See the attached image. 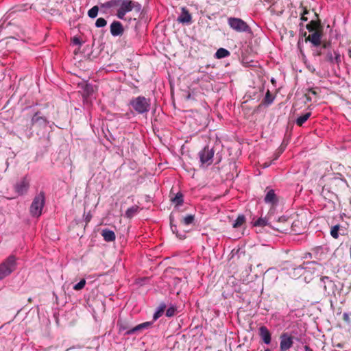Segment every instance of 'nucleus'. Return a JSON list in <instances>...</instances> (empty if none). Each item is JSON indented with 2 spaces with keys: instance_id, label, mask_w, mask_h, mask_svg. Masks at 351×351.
Instances as JSON below:
<instances>
[{
  "instance_id": "nucleus-16",
  "label": "nucleus",
  "mask_w": 351,
  "mask_h": 351,
  "mask_svg": "<svg viewBox=\"0 0 351 351\" xmlns=\"http://www.w3.org/2000/svg\"><path fill=\"white\" fill-rule=\"evenodd\" d=\"M177 21L182 24H190L192 22V16L189 10L186 8H182L180 15L178 16Z\"/></svg>"
},
{
  "instance_id": "nucleus-50",
  "label": "nucleus",
  "mask_w": 351,
  "mask_h": 351,
  "mask_svg": "<svg viewBox=\"0 0 351 351\" xmlns=\"http://www.w3.org/2000/svg\"><path fill=\"white\" fill-rule=\"evenodd\" d=\"M348 56L350 58H351V48L348 49Z\"/></svg>"
},
{
  "instance_id": "nucleus-31",
  "label": "nucleus",
  "mask_w": 351,
  "mask_h": 351,
  "mask_svg": "<svg viewBox=\"0 0 351 351\" xmlns=\"http://www.w3.org/2000/svg\"><path fill=\"white\" fill-rule=\"evenodd\" d=\"M340 230V226L339 224L335 225L331 228L330 230V235L334 239H338L339 238V231Z\"/></svg>"
},
{
  "instance_id": "nucleus-19",
  "label": "nucleus",
  "mask_w": 351,
  "mask_h": 351,
  "mask_svg": "<svg viewBox=\"0 0 351 351\" xmlns=\"http://www.w3.org/2000/svg\"><path fill=\"white\" fill-rule=\"evenodd\" d=\"M101 234L103 237L104 240L106 242L114 241L116 239L115 233L114 231L107 228L102 230Z\"/></svg>"
},
{
  "instance_id": "nucleus-36",
  "label": "nucleus",
  "mask_w": 351,
  "mask_h": 351,
  "mask_svg": "<svg viewBox=\"0 0 351 351\" xmlns=\"http://www.w3.org/2000/svg\"><path fill=\"white\" fill-rule=\"evenodd\" d=\"M85 285L86 280L85 279H82L73 287V289L76 291H80L84 287Z\"/></svg>"
},
{
  "instance_id": "nucleus-48",
  "label": "nucleus",
  "mask_w": 351,
  "mask_h": 351,
  "mask_svg": "<svg viewBox=\"0 0 351 351\" xmlns=\"http://www.w3.org/2000/svg\"><path fill=\"white\" fill-rule=\"evenodd\" d=\"M270 165H271V162H269V163L265 162V163L263 165V167H264V168H266V167H269Z\"/></svg>"
},
{
  "instance_id": "nucleus-34",
  "label": "nucleus",
  "mask_w": 351,
  "mask_h": 351,
  "mask_svg": "<svg viewBox=\"0 0 351 351\" xmlns=\"http://www.w3.org/2000/svg\"><path fill=\"white\" fill-rule=\"evenodd\" d=\"M194 220L195 216L193 215H188L183 218L182 222L184 225H190L193 223Z\"/></svg>"
},
{
  "instance_id": "nucleus-43",
  "label": "nucleus",
  "mask_w": 351,
  "mask_h": 351,
  "mask_svg": "<svg viewBox=\"0 0 351 351\" xmlns=\"http://www.w3.org/2000/svg\"><path fill=\"white\" fill-rule=\"evenodd\" d=\"M73 43L74 45H82V42L80 40V39L77 37H74L73 38Z\"/></svg>"
},
{
  "instance_id": "nucleus-24",
  "label": "nucleus",
  "mask_w": 351,
  "mask_h": 351,
  "mask_svg": "<svg viewBox=\"0 0 351 351\" xmlns=\"http://www.w3.org/2000/svg\"><path fill=\"white\" fill-rule=\"evenodd\" d=\"M117 326L119 327V332H122V331L127 332L133 328L130 326V324L128 322H127L124 320H122L121 319H118Z\"/></svg>"
},
{
  "instance_id": "nucleus-45",
  "label": "nucleus",
  "mask_w": 351,
  "mask_h": 351,
  "mask_svg": "<svg viewBox=\"0 0 351 351\" xmlns=\"http://www.w3.org/2000/svg\"><path fill=\"white\" fill-rule=\"evenodd\" d=\"M322 49H321L320 50H317L315 56H322V54H324V53L322 52Z\"/></svg>"
},
{
  "instance_id": "nucleus-25",
  "label": "nucleus",
  "mask_w": 351,
  "mask_h": 351,
  "mask_svg": "<svg viewBox=\"0 0 351 351\" xmlns=\"http://www.w3.org/2000/svg\"><path fill=\"white\" fill-rule=\"evenodd\" d=\"M166 308H167V305L165 304V303H164V302L160 303L157 308V311L154 314L153 320L154 321L157 320L163 314Z\"/></svg>"
},
{
  "instance_id": "nucleus-29",
  "label": "nucleus",
  "mask_w": 351,
  "mask_h": 351,
  "mask_svg": "<svg viewBox=\"0 0 351 351\" xmlns=\"http://www.w3.org/2000/svg\"><path fill=\"white\" fill-rule=\"evenodd\" d=\"M245 221V217L243 215H239L238 217L234 221L232 226L234 228H237L239 227H241L244 222Z\"/></svg>"
},
{
  "instance_id": "nucleus-7",
  "label": "nucleus",
  "mask_w": 351,
  "mask_h": 351,
  "mask_svg": "<svg viewBox=\"0 0 351 351\" xmlns=\"http://www.w3.org/2000/svg\"><path fill=\"white\" fill-rule=\"evenodd\" d=\"M214 154L215 151L213 148H210L208 146L204 147V148L198 153L201 165H210L213 161Z\"/></svg>"
},
{
  "instance_id": "nucleus-8",
  "label": "nucleus",
  "mask_w": 351,
  "mask_h": 351,
  "mask_svg": "<svg viewBox=\"0 0 351 351\" xmlns=\"http://www.w3.org/2000/svg\"><path fill=\"white\" fill-rule=\"evenodd\" d=\"M30 180L27 176H25L16 182V184L14 185V189L18 195L22 196L28 192Z\"/></svg>"
},
{
  "instance_id": "nucleus-44",
  "label": "nucleus",
  "mask_w": 351,
  "mask_h": 351,
  "mask_svg": "<svg viewBox=\"0 0 351 351\" xmlns=\"http://www.w3.org/2000/svg\"><path fill=\"white\" fill-rule=\"evenodd\" d=\"M91 217H92L91 215L88 213L86 215V217H85V221H86V223H88V222L90 221Z\"/></svg>"
},
{
  "instance_id": "nucleus-22",
  "label": "nucleus",
  "mask_w": 351,
  "mask_h": 351,
  "mask_svg": "<svg viewBox=\"0 0 351 351\" xmlns=\"http://www.w3.org/2000/svg\"><path fill=\"white\" fill-rule=\"evenodd\" d=\"M169 220H170L171 229L173 233L176 234V236L181 239H184L185 233L184 232L179 233L178 231L177 226L175 224H173L174 219H173V216L172 213L169 216Z\"/></svg>"
},
{
  "instance_id": "nucleus-21",
  "label": "nucleus",
  "mask_w": 351,
  "mask_h": 351,
  "mask_svg": "<svg viewBox=\"0 0 351 351\" xmlns=\"http://www.w3.org/2000/svg\"><path fill=\"white\" fill-rule=\"evenodd\" d=\"M170 200L175 204V207H178L184 203V195L182 193L178 192L173 197H171Z\"/></svg>"
},
{
  "instance_id": "nucleus-27",
  "label": "nucleus",
  "mask_w": 351,
  "mask_h": 351,
  "mask_svg": "<svg viewBox=\"0 0 351 351\" xmlns=\"http://www.w3.org/2000/svg\"><path fill=\"white\" fill-rule=\"evenodd\" d=\"M230 51L224 48H219L215 53V57L217 59H221L229 56Z\"/></svg>"
},
{
  "instance_id": "nucleus-20",
  "label": "nucleus",
  "mask_w": 351,
  "mask_h": 351,
  "mask_svg": "<svg viewBox=\"0 0 351 351\" xmlns=\"http://www.w3.org/2000/svg\"><path fill=\"white\" fill-rule=\"evenodd\" d=\"M319 28H323L319 21L311 20L309 23L306 25V29L310 33L319 30Z\"/></svg>"
},
{
  "instance_id": "nucleus-49",
  "label": "nucleus",
  "mask_w": 351,
  "mask_h": 351,
  "mask_svg": "<svg viewBox=\"0 0 351 351\" xmlns=\"http://www.w3.org/2000/svg\"><path fill=\"white\" fill-rule=\"evenodd\" d=\"M336 346H337V348H342L343 346V344H342V343H338V344H337V345H336Z\"/></svg>"
},
{
  "instance_id": "nucleus-18",
  "label": "nucleus",
  "mask_w": 351,
  "mask_h": 351,
  "mask_svg": "<svg viewBox=\"0 0 351 351\" xmlns=\"http://www.w3.org/2000/svg\"><path fill=\"white\" fill-rule=\"evenodd\" d=\"M264 201L266 204H270L272 206L276 205L278 202V199L275 193L274 190L269 189L264 199Z\"/></svg>"
},
{
  "instance_id": "nucleus-37",
  "label": "nucleus",
  "mask_w": 351,
  "mask_h": 351,
  "mask_svg": "<svg viewBox=\"0 0 351 351\" xmlns=\"http://www.w3.org/2000/svg\"><path fill=\"white\" fill-rule=\"evenodd\" d=\"M275 221H276L278 223H282V224L283 223L287 224V223H290L289 221V217H287L285 215L278 217V219H276Z\"/></svg>"
},
{
  "instance_id": "nucleus-5",
  "label": "nucleus",
  "mask_w": 351,
  "mask_h": 351,
  "mask_svg": "<svg viewBox=\"0 0 351 351\" xmlns=\"http://www.w3.org/2000/svg\"><path fill=\"white\" fill-rule=\"evenodd\" d=\"M228 24L231 29L237 32H252L251 27L240 18L230 17L228 19Z\"/></svg>"
},
{
  "instance_id": "nucleus-42",
  "label": "nucleus",
  "mask_w": 351,
  "mask_h": 351,
  "mask_svg": "<svg viewBox=\"0 0 351 351\" xmlns=\"http://www.w3.org/2000/svg\"><path fill=\"white\" fill-rule=\"evenodd\" d=\"M343 320L348 323V324H350V316L347 313H344L343 314Z\"/></svg>"
},
{
  "instance_id": "nucleus-17",
  "label": "nucleus",
  "mask_w": 351,
  "mask_h": 351,
  "mask_svg": "<svg viewBox=\"0 0 351 351\" xmlns=\"http://www.w3.org/2000/svg\"><path fill=\"white\" fill-rule=\"evenodd\" d=\"M153 322H146L142 324H140L130 330H129L127 332H125V335H132L136 332H138L139 331H141L142 330L149 328L152 326Z\"/></svg>"
},
{
  "instance_id": "nucleus-13",
  "label": "nucleus",
  "mask_w": 351,
  "mask_h": 351,
  "mask_svg": "<svg viewBox=\"0 0 351 351\" xmlns=\"http://www.w3.org/2000/svg\"><path fill=\"white\" fill-rule=\"evenodd\" d=\"M48 122L45 117L40 115L39 112H36L32 118V126H38L40 128H45Z\"/></svg>"
},
{
  "instance_id": "nucleus-39",
  "label": "nucleus",
  "mask_w": 351,
  "mask_h": 351,
  "mask_svg": "<svg viewBox=\"0 0 351 351\" xmlns=\"http://www.w3.org/2000/svg\"><path fill=\"white\" fill-rule=\"evenodd\" d=\"M272 224L275 225L276 227H286L287 226V232L289 230V226H290V224L291 223H287V224H282V223H277L276 221H274V220H273L272 221Z\"/></svg>"
},
{
  "instance_id": "nucleus-30",
  "label": "nucleus",
  "mask_w": 351,
  "mask_h": 351,
  "mask_svg": "<svg viewBox=\"0 0 351 351\" xmlns=\"http://www.w3.org/2000/svg\"><path fill=\"white\" fill-rule=\"evenodd\" d=\"M177 312V307L175 305H171L166 311L165 315L168 317H173Z\"/></svg>"
},
{
  "instance_id": "nucleus-54",
  "label": "nucleus",
  "mask_w": 351,
  "mask_h": 351,
  "mask_svg": "<svg viewBox=\"0 0 351 351\" xmlns=\"http://www.w3.org/2000/svg\"><path fill=\"white\" fill-rule=\"evenodd\" d=\"M298 268H300V269H303V267H301V266H300Z\"/></svg>"
},
{
  "instance_id": "nucleus-28",
  "label": "nucleus",
  "mask_w": 351,
  "mask_h": 351,
  "mask_svg": "<svg viewBox=\"0 0 351 351\" xmlns=\"http://www.w3.org/2000/svg\"><path fill=\"white\" fill-rule=\"evenodd\" d=\"M274 99L275 97L271 94L269 90H267L265 96L262 101V104L265 106H269L273 103Z\"/></svg>"
},
{
  "instance_id": "nucleus-46",
  "label": "nucleus",
  "mask_w": 351,
  "mask_h": 351,
  "mask_svg": "<svg viewBox=\"0 0 351 351\" xmlns=\"http://www.w3.org/2000/svg\"><path fill=\"white\" fill-rule=\"evenodd\" d=\"M305 351H313L308 346L306 345L304 347Z\"/></svg>"
},
{
  "instance_id": "nucleus-3",
  "label": "nucleus",
  "mask_w": 351,
  "mask_h": 351,
  "mask_svg": "<svg viewBox=\"0 0 351 351\" xmlns=\"http://www.w3.org/2000/svg\"><path fill=\"white\" fill-rule=\"evenodd\" d=\"M45 204V194L40 191L37 194L31 204L29 213L32 217H38L41 215L43 208Z\"/></svg>"
},
{
  "instance_id": "nucleus-1",
  "label": "nucleus",
  "mask_w": 351,
  "mask_h": 351,
  "mask_svg": "<svg viewBox=\"0 0 351 351\" xmlns=\"http://www.w3.org/2000/svg\"><path fill=\"white\" fill-rule=\"evenodd\" d=\"M101 6L106 9L119 7L116 16L119 19H124L126 13L133 9L137 12L142 10L141 5L138 2L132 0H110L101 4Z\"/></svg>"
},
{
  "instance_id": "nucleus-47",
  "label": "nucleus",
  "mask_w": 351,
  "mask_h": 351,
  "mask_svg": "<svg viewBox=\"0 0 351 351\" xmlns=\"http://www.w3.org/2000/svg\"><path fill=\"white\" fill-rule=\"evenodd\" d=\"M309 92L311 93L313 95H316L317 94V93L315 90H313V89H310Z\"/></svg>"
},
{
  "instance_id": "nucleus-26",
  "label": "nucleus",
  "mask_w": 351,
  "mask_h": 351,
  "mask_svg": "<svg viewBox=\"0 0 351 351\" xmlns=\"http://www.w3.org/2000/svg\"><path fill=\"white\" fill-rule=\"evenodd\" d=\"M311 116V112H306L301 116H300L295 121L296 124L298 126H302V125L309 119V117Z\"/></svg>"
},
{
  "instance_id": "nucleus-10",
  "label": "nucleus",
  "mask_w": 351,
  "mask_h": 351,
  "mask_svg": "<svg viewBox=\"0 0 351 351\" xmlns=\"http://www.w3.org/2000/svg\"><path fill=\"white\" fill-rule=\"evenodd\" d=\"M321 281L324 284V291L326 295H335L337 289L335 283L328 276H322Z\"/></svg>"
},
{
  "instance_id": "nucleus-23",
  "label": "nucleus",
  "mask_w": 351,
  "mask_h": 351,
  "mask_svg": "<svg viewBox=\"0 0 351 351\" xmlns=\"http://www.w3.org/2000/svg\"><path fill=\"white\" fill-rule=\"evenodd\" d=\"M141 208H139V206L136 205L132 206V207L127 209L125 213V217L128 219H131L134 215H136L139 212Z\"/></svg>"
},
{
  "instance_id": "nucleus-35",
  "label": "nucleus",
  "mask_w": 351,
  "mask_h": 351,
  "mask_svg": "<svg viewBox=\"0 0 351 351\" xmlns=\"http://www.w3.org/2000/svg\"><path fill=\"white\" fill-rule=\"evenodd\" d=\"M107 24V21L104 18H99L97 19L95 22V26L97 27H105Z\"/></svg>"
},
{
  "instance_id": "nucleus-2",
  "label": "nucleus",
  "mask_w": 351,
  "mask_h": 351,
  "mask_svg": "<svg viewBox=\"0 0 351 351\" xmlns=\"http://www.w3.org/2000/svg\"><path fill=\"white\" fill-rule=\"evenodd\" d=\"M129 105L138 114H147L151 108V99L144 96H138L130 99Z\"/></svg>"
},
{
  "instance_id": "nucleus-6",
  "label": "nucleus",
  "mask_w": 351,
  "mask_h": 351,
  "mask_svg": "<svg viewBox=\"0 0 351 351\" xmlns=\"http://www.w3.org/2000/svg\"><path fill=\"white\" fill-rule=\"evenodd\" d=\"M271 220V216L268 215L267 217H260L256 220L253 219L252 223L253 226L257 227H265L266 226H269L271 229L276 230L281 233H287V226L285 227H276L275 225L272 224V221Z\"/></svg>"
},
{
  "instance_id": "nucleus-32",
  "label": "nucleus",
  "mask_w": 351,
  "mask_h": 351,
  "mask_svg": "<svg viewBox=\"0 0 351 351\" xmlns=\"http://www.w3.org/2000/svg\"><path fill=\"white\" fill-rule=\"evenodd\" d=\"M99 11V8L97 5L93 6L91 9H90L88 12V16L91 18L94 19L97 16Z\"/></svg>"
},
{
  "instance_id": "nucleus-4",
  "label": "nucleus",
  "mask_w": 351,
  "mask_h": 351,
  "mask_svg": "<svg viewBox=\"0 0 351 351\" xmlns=\"http://www.w3.org/2000/svg\"><path fill=\"white\" fill-rule=\"evenodd\" d=\"M16 257L14 255L9 256L0 264V280L9 276L16 269Z\"/></svg>"
},
{
  "instance_id": "nucleus-11",
  "label": "nucleus",
  "mask_w": 351,
  "mask_h": 351,
  "mask_svg": "<svg viewBox=\"0 0 351 351\" xmlns=\"http://www.w3.org/2000/svg\"><path fill=\"white\" fill-rule=\"evenodd\" d=\"M280 350L287 351L289 350L293 344V337L287 332H283L280 336Z\"/></svg>"
},
{
  "instance_id": "nucleus-33",
  "label": "nucleus",
  "mask_w": 351,
  "mask_h": 351,
  "mask_svg": "<svg viewBox=\"0 0 351 351\" xmlns=\"http://www.w3.org/2000/svg\"><path fill=\"white\" fill-rule=\"evenodd\" d=\"M84 97H88L89 95H90L93 92V86L88 84H86L84 88Z\"/></svg>"
},
{
  "instance_id": "nucleus-14",
  "label": "nucleus",
  "mask_w": 351,
  "mask_h": 351,
  "mask_svg": "<svg viewBox=\"0 0 351 351\" xmlns=\"http://www.w3.org/2000/svg\"><path fill=\"white\" fill-rule=\"evenodd\" d=\"M110 34L116 37L121 36L124 32V28L122 23L118 21H114L110 26Z\"/></svg>"
},
{
  "instance_id": "nucleus-40",
  "label": "nucleus",
  "mask_w": 351,
  "mask_h": 351,
  "mask_svg": "<svg viewBox=\"0 0 351 351\" xmlns=\"http://www.w3.org/2000/svg\"><path fill=\"white\" fill-rule=\"evenodd\" d=\"M330 45H331V43L330 41H324L322 43V49H326V51H327L328 49H330Z\"/></svg>"
},
{
  "instance_id": "nucleus-38",
  "label": "nucleus",
  "mask_w": 351,
  "mask_h": 351,
  "mask_svg": "<svg viewBox=\"0 0 351 351\" xmlns=\"http://www.w3.org/2000/svg\"><path fill=\"white\" fill-rule=\"evenodd\" d=\"M300 36L302 37V38L304 37L306 38V37H307L308 36H307L306 32L304 29L302 28V27H304V25H303L302 23H300Z\"/></svg>"
},
{
  "instance_id": "nucleus-9",
  "label": "nucleus",
  "mask_w": 351,
  "mask_h": 351,
  "mask_svg": "<svg viewBox=\"0 0 351 351\" xmlns=\"http://www.w3.org/2000/svg\"><path fill=\"white\" fill-rule=\"evenodd\" d=\"M323 36V28L319 30L314 31L310 33L305 38V42H310L313 47H319L322 44V38Z\"/></svg>"
},
{
  "instance_id": "nucleus-41",
  "label": "nucleus",
  "mask_w": 351,
  "mask_h": 351,
  "mask_svg": "<svg viewBox=\"0 0 351 351\" xmlns=\"http://www.w3.org/2000/svg\"><path fill=\"white\" fill-rule=\"evenodd\" d=\"M308 13V11L306 8H304V11H303V13L302 14V16H301L302 21H308V18L306 16H305V15L307 14Z\"/></svg>"
},
{
  "instance_id": "nucleus-51",
  "label": "nucleus",
  "mask_w": 351,
  "mask_h": 351,
  "mask_svg": "<svg viewBox=\"0 0 351 351\" xmlns=\"http://www.w3.org/2000/svg\"><path fill=\"white\" fill-rule=\"evenodd\" d=\"M278 158V155H276V156L275 157L274 160H276Z\"/></svg>"
},
{
  "instance_id": "nucleus-15",
  "label": "nucleus",
  "mask_w": 351,
  "mask_h": 351,
  "mask_svg": "<svg viewBox=\"0 0 351 351\" xmlns=\"http://www.w3.org/2000/svg\"><path fill=\"white\" fill-rule=\"evenodd\" d=\"M258 330L259 336L263 341L265 344H269L271 341V335L268 328L265 326H262L259 328Z\"/></svg>"
},
{
  "instance_id": "nucleus-52",
  "label": "nucleus",
  "mask_w": 351,
  "mask_h": 351,
  "mask_svg": "<svg viewBox=\"0 0 351 351\" xmlns=\"http://www.w3.org/2000/svg\"><path fill=\"white\" fill-rule=\"evenodd\" d=\"M265 351H271L269 348L265 350Z\"/></svg>"
},
{
  "instance_id": "nucleus-12",
  "label": "nucleus",
  "mask_w": 351,
  "mask_h": 351,
  "mask_svg": "<svg viewBox=\"0 0 351 351\" xmlns=\"http://www.w3.org/2000/svg\"><path fill=\"white\" fill-rule=\"evenodd\" d=\"M325 60L331 65H339L341 62V55L338 51L328 49L325 53Z\"/></svg>"
},
{
  "instance_id": "nucleus-53",
  "label": "nucleus",
  "mask_w": 351,
  "mask_h": 351,
  "mask_svg": "<svg viewBox=\"0 0 351 351\" xmlns=\"http://www.w3.org/2000/svg\"><path fill=\"white\" fill-rule=\"evenodd\" d=\"M307 100H311V99L310 97H307Z\"/></svg>"
}]
</instances>
